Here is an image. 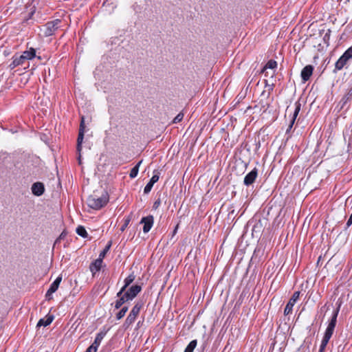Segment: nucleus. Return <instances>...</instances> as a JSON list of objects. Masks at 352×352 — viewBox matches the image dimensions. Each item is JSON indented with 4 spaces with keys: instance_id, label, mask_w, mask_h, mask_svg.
Segmentation results:
<instances>
[{
    "instance_id": "nucleus-1",
    "label": "nucleus",
    "mask_w": 352,
    "mask_h": 352,
    "mask_svg": "<svg viewBox=\"0 0 352 352\" xmlns=\"http://www.w3.org/2000/svg\"><path fill=\"white\" fill-rule=\"evenodd\" d=\"M340 307L339 305L333 311L331 316V318L328 324V326L325 330L324 336L322 338V340L321 341L320 346L326 347L330 338H331L334 329L337 323V317L340 311Z\"/></svg>"
},
{
    "instance_id": "nucleus-2",
    "label": "nucleus",
    "mask_w": 352,
    "mask_h": 352,
    "mask_svg": "<svg viewBox=\"0 0 352 352\" xmlns=\"http://www.w3.org/2000/svg\"><path fill=\"white\" fill-rule=\"evenodd\" d=\"M108 201L109 196L107 193L103 194L101 197L90 195L87 199L88 206L94 210L100 209L104 206Z\"/></svg>"
},
{
    "instance_id": "nucleus-3",
    "label": "nucleus",
    "mask_w": 352,
    "mask_h": 352,
    "mask_svg": "<svg viewBox=\"0 0 352 352\" xmlns=\"http://www.w3.org/2000/svg\"><path fill=\"white\" fill-rule=\"evenodd\" d=\"M143 305L144 304L142 301H138L135 302L123 324L124 329H128L135 321Z\"/></svg>"
},
{
    "instance_id": "nucleus-4",
    "label": "nucleus",
    "mask_w": 352,
    "mask_h": 352,
    "mask_svg": "<svg viewBox=\"0 0 352 352\" xmlns=\"http://www.w3.org/2000/svg\"><path fill=\"white\" fill-rule=\"evenodd\" d=\"M61 21L60 19H55L46 23L41 28V32L43 36L48 37L52 36L60 28Z\"/></svg>"
},
{
    "instance_id": "nucleus-5",
    "label": "nucleus",
    "mask_w": 352,
    "mask_h": 352,
    "mask_svg": "<svg viewBox=\"0 0 352 352\" xmlns=\"http://www.w3.org/2000/svg\"><path fill=\"white\" fill-rule=\"evenodd\" d=\"M352 58V47L347 49L340 57L335 64L334 72L341 70L346 65L348 61Z\"/></svg>"
},
{
    "instance_id": "nucleus-6",
    "label": "nucleus",
    "mask_w": 352,
    "mask_h": 352,
    "mask_svg": "<svg viewBox=\"0 0 352 352\" xmlns=\"http://www.w3.org/2000/svg\"><path fill=\"white\" fill-rule=\"evenodd\" d=\"M142 287L138 285H132L126 292L123 294L129 301L135 298L137 295L141 292Z\"/></svg>"
},
{
    "instance_id": "nucleus-7",
    "label": "nucleus",
    "mask_w": 352,
    "mask_h": 352,
    "mask_svg": "<svg viewBox=\"0 0 352 352\" xmlns=\"http://www.w3.org/2000/svg\"><path fill=\"white\" fill-rule=\"evenodd\" d=\"M299 296H300V292H298V291L295 292L293 294L292 298L289 299V302H287V304L285 306V308L284 310V314L285 316L292 313L293 307L295 305V303L296 302V301L299 299Z\"/></svg>"
},
{
    "instance_id": "nucleus-8",
    "label": "nucleus",
    "mask_w": 352,
    "mask_h": 352,
    "mask_svg": "<svg viewBox=\"0 0 352 352\" xmlns=\"http://www.w3.org/2000/svg\"><path fill=\"white\" fill-rule=\"evenodd\" d=\"M258 177V169L254 168L252 170L248 173L244 177L243 184L249 186L252 185Z\"/></svg>"
},
{
    "instance_id": "nucleus-9",
    "label": "nucleus",
    "mask_w": 352,
    "mask_h": 352,
    "mask_svg": "<svg viewBox=\"0 0 352 352\" xmlns=\"http://www.w3.org/2000/svg\"><path fill=\"white\" fill-rule=\"evenodd\" d=\"M154 222V218L152 215H148L146 217H143L140 223H143V232L144 233H147L150 231L151 229Z\"/></svg>"
},
{
    "instance_id": "nucleus-10",
    "label": "nucleus",
    "mask_w": 352,
    "mask_h": 352,
    "mask_svg": "<svg viewBox=\"0 0 352 352\" xmlns=\"http://www.w3.org/2000/svg\"><path fill=\"white\" fill-rule=\"evenodd\" d=\"M314 71V67L311 65H306L301 71L300 76L303 82L309 80Z\"/></svg>"
},
{
    "instance_id": "nucleus-11",
    "label": "nucleus",
    "mask_w": 352,
    "mask_h": 352,
    "mask_svg": "<svg viewBox=\"0 0 352 352\" xmlns=\"http://www.w3.org/2000/svg\"><path fill=\"white\" fill-rule=\"evenodd\" d=\"M159 172L157 170H154V175L150 179L149 182L146 185L144 189V192L145 194H148L151 192L154 184H155L160 178Z\"/></svg>"
},
{
    "instance_id": "nucleus-12",
    "label": "nucleus",
    "mask_w": 352,
    "mask_h": 352,
    "mask_svg": "<svg viewBox=\"0 0 352 352\" xmlns=\"http://www.w3.org/2000/svg\"><path fill=\"white\" fill-rule=\"evenodd\" d=\"M300 107H301V104L300 102H295V109L293 112L292 118L290 120L289 125L287 129L286 130V133H289V131H291V129L295 122V120L300 111Z\"/></svg>"
},
{
    "instance_id": "nucleus-13",
    "label": "nucleus",
    "mask_w": 352,
    "mask_h": 352,
    "mask_svg": "<svg viewBox=\"0 0 352 352\" xmlns=\"http://www.w3.org/2000/svg\"><path fill=\"white\" fill-rule=\"evenodd\" d=\"M102 263L103 261H102L101 258H97L91 263L89 265V270L92 274L93 277H94L96 274L100 270Z\"/></svg>"
},
{
    "instance_id": "nucleus-14",
    "label": "nucleus",
    "mask_w": 352,
    "mask_h": 352,
    "mask_svg": "<svg viewBox=\"0 0 352 352\" xmlns=\"http://www.w3.org/2000/svg\"><path fill=\"white\" fill-rule=\"evenodd\" d=\"M32 192L36 196H41L45 191L44 185L41 182L34 183L31 188Z\"/></svg>"
},
{
    "instance_id": "nucleus-15",
    "label": "nucleus",
    "mask_w": 352,
    "mask_h": 352,
    "mask_svg": "<svg viewBox=\"0 0 352 352\" xmlns=\"http://www.w3.org/2000/svg\"><path fill=\"white\" fill-rule=\"evenodd\" d=\"M62 280V276L59 275L55 280L50 285V287L49 289L47 292V297H48V295H52L53 293L56 292L58 289L59 285Z\"/></svg>"
},
{
    "instance_id": "nucleus-16",
    "label": "nucleus",
    "mask_w": 352,
    "mask_h": 352,
    "mask_svg": "<svg viewBox=\"0 0 352 352\" xmlns=\"http://www.w3.org/2000/svg\"><path fill=\"white\" fill-rule=\"evenodd\" d=\"M25 61V60L24 59V57L22 56V54L20 56H14L12 57V61L10 64L9 67L12 69L19 65H23Z\"/></svg>"
},
{
    "instance_id": "nucleus-17",
    "label": "nucleus",
    "mask_w": 352,
    "mask_h": 352,
    "mask_svg": "<svg viewBox=\"0 0 352 352\" xmlns=\"http://www.w3.org/2000/svg\"><path fill=\"white\" fill-rule=\"evenodd\" d=\"M85 132H79L78 131V135L77 138V146L76 150L79 153L78 160H80V152L82 151V144L84 139ZM79 163H80V161H79Z\"/></svg>"
},
{
    "instance_id": "nucleus-18",
    "label": "nucleus",
    "mask_w": 352,
    "mask_h": 352,
    "mask_svg": "<svg viewBox=\"0 0 352 352\" xmlns=\"http://www.w3.org/2000/svg\"><path fill=\"white\" fill-rule=\"evenodd\" d=\"M54 320V316L52 315L47 316L46 318H41L38 320L37 323V327H47L50 325Z\"/></svg>"
},
{
    "instance_id": "nucleus-19",
    "label": "nucleus",
    "mask_w": 352,
    "mask_h": 352,
    "mask_svg": "<svg viewBox=\"0 0 352 352\" xmlns=\"http://www.w3.org/2000/svg\"><path fill=\"white\" fill-rule=\"evenodd\" d=\"M106 333H107L106 331H100L98 333H97L96 338H95L94 342L92 343V345L95 346L96 348H98L102 339L105 336Z\"/></svg>"
},
{
    "instance_id": "nucleus-20",
    "label": "nucleus",
    "mask_w": 352,
    "mask_h": 352,
    "mask_svg": "<svg viewBox=\"0 0 352 352\" xmlns=\"http://www.w3.org/2000/svg\"><path fill=\"white\" fill-rule=\"evenodd\" d=\"M352 99V87L348 91V92L342 97L340 100L342 103V107H343L348 102Z\"/></svg>"
},
{
    "instance_id": "nucleus-21",
    "label": "nucleus",
    "mask_w": 352,
    "mask_h": 352,
    "mask_svg": "<svg viewBox=\"0 0 352 352\" xmlns=\"http://www.w3.org/2000/svg\"><path fill=\"white\" fill-rule=\"evenodd\" d=\"M22 56L24 57V59L25 60H31L32 58H34L36 56V51L33 48H31L30 50L28 51H25Z\"/></svg>"
},
{
    "instance_id": "nucleus-22",
    "label": "nucleus",
    "mask_w": 352,
    "mask_h": 352,
    "mask_svg": "<svg viewBox=\"0 0 352 352\" xmlns=\"http://www.w3.org/2000/svg\"><path fill=\"white\" fill-rule=\"evenodd\" d=\"M118 297L119 298L118 300H116L115 302V308L117 309H120L122 306L123 304H124L125 302L129 301L127 300V298H126L124 295H122V296H118Z\"/></svg>"
},
{
    "instance_id": "nucleus-23",
    "label": "nucleus",
    "mask_w": 352,
    "mask_h": 352,
    "mask_svg": "<svg viewBox=\"0 0 352 352\" xmlns=\"http://www.w3.org/2000/svg\"><path fill=\"white\" fill-rule=\"evenodd\" d=\"M277 67V63L276 60H270L267 63L266 65L264 66V67L262 69V72H265V71L267 69H274L275 68H276Z\"/></svg>"
},
{
    "instance_id": "nucleus-24",
    "label": "nucleus",
    "mask_w": 352,
    "mask_h": 352,
    "mask_svg": "<svg viewBox=\"0 0 352 352\" xmlns=\"http://www.w3.org/2000/svg\"><path fill=\"white\" fill-rule=\"evenodd\" d=\"M142 160L140 161L130 171V173H129V177L131 178H135L137 175H138V171H139V167L142 163Z\"/></svg>"
},
{
    "instance_id": "nucleus-25",
    "label": "nucleus",
    "mask_w": 352,
    "mask_h": 352,
    "mask_svg": "<svg viewBox=\"0 0 352 352\" xmlns=\"http://www.w3.org/2000/svg\"><path fill=\"white\" fill-rule=\"evenodd\" d=\"M111 246V241H109L108 244L104 248V250L100 253L98 258H101L102 261H103L104 258L105 257L107 253L109 252L110 248Z\"/></svg>"
},
{
    "instance_id": "nucleus-26",
    "label": "nucleus",
    "mask_w": 352,
    "mask_h": 352,
    "mask_svg": "<svg viewBox=\"0 0 352 352\" xmlns=\"http://www.w3.org/2000/svg\"><path fill=\"white\" fill-rule=\"evenodd\" d=\"M197 344V340H192L186 346V348L184 350V352H193L194 349H195L196 346Z\"/></svg>"
},
{
    "instance_id": "nucleus-27",
    "label": "nucleus",
    "mask_w": 352,
    "mask_h": 352,
    "mask_svg": "<svg viewBox=\"0 0 352 352\" xmlns=\"http://www.w3.org/2000/svg\"><path fill=\"white\" fill-rule=\"evenodd\" d=\"M128 311V307L124 306L121 308V309L116 314V319L120 320L122 319L126 314Z\"/></svg>"
},
{
    "instance_id": "nucleus-28",
    "label": "nucleus",
    "mask_w": 352,
    "mask_h": 352,
    "mask_svg": "<svg viewBox=\"0 0 352 352\" xmlns=\"http://www.w3.org/2000/svg\"><path fill=\"white\" fill-rule=\"evenodd\" d=\"M76 233L79 236H82L83 238L87 237V235H88L85 228L83 226H79L77 227V228H76Z\"/></svg>"
},
{
    "instance_id": "nucleus-29",
    "label": "nucleus",
    "mask_w": 352,
    "mask_h": 352,
    "mask_svg": "<svg viewBox=\"0 0 352 352\" xmlns=\"http://www.w3.org/2000/svg\"><path fill=\"white\" fill-rule=\"evenodd\" d=\"M135 278V276L133 273L129 274L124 280V284H126V286H129L131 283L133 282V280Z\"/></svg>"
},
{
    "instance_id": "nucleus-30",
    "label": "nucleus",
    "mask_w": 352,
    "mask_h": 352,
    "mask_svg": "<svg viewBox=\"0 0 352 352\" xmlns=\"http://www.w3.org/2000/svg\"><path fill=\"white\" fill-rule=\"evenodd\" d=\"M261 228H262V223H261V221H258L253 226L252 233L254 234V232H260L261 230Z\"/></svg>"
},
{
    "instance_id": "nucleus-31",
    "label": "nucleus",
    "mask_w": 352,
    "mask_h": 352,
    "mask_svg": "<svg viewBox=\"0 0 352 352\" xmlns=\"http://www.w3.org/2000/svg\"><path fill=\"white\" fill-rule=\"evenodd\" d=\"M131 221V217L129 216L127 217H126L124 219V224L121 226L120 228V231L121 232H124L125 230V229L127 228V226H129V223Z\"/></svg>"
},
{
    "instance_id": "nucleus-32",
    "label": "nucleus",
    "mask_w": 352,
    "mask_h": 352,
    "mask_svg": "<svg viewBox=\"0 0 352 352\" xmlns=\"http://www.w3.org/2000/svg\"><path fill=\"white\" fill-rule=\"evenodd\" d=\"M79 132H85V117L82 116L80 118V123L79 126Z\"/></svg>"
},
{
    "instance_id": "nucleus-33",
    "label": "nucleus",
    "mask_w": 352,
    "mask_h": 352,
    "mask_svg": "<svg viewBox=\"0 0 352 352\" xmlns=\"http://www.w3.org/2000/svg\"><path fill=\"white\" fill-rule=\"evenodd\" d=\"M184 118V113L180 112L179 113H178L175 118L173 119V123H178L179 122H181L182 120V119Z\"/></svg>"
},
{
    "instance_id": "nucleus-34",
    "label": "nucleus",
    "mask_w": 352,
    "mask_h": 352,
    "mask_svg": "<svg viewBox=\"0 0 352 352\" xmlns=\"http://www.w3.org/2000/svg\"><path fill=\"white\" fill-rule=\"evenodd\" d=\"M128 287L129 286H126V284H124L120 290L117 293V296H122L127 290L126 288Z\"/></svg>"
},
{
    "instance_id": "nucleus-35",
    "label": "nucleus",
    "mask_w": 352,
    "mask_h": 352,
    "mask_svg": "<svg viewBox=\"0 0 352 352\" xmlns=\"http://www.w3.org/2000/svg\"><path fill=\"white\" fill-rule=\"evenodd\" d=\"M98 350V348H96L95 346H93L92 344L89 346L86 352H96Z\"/></svg>"
},
{
    "instance_id": "nucleus-36",
    "label": "nucleus",
    "mask_w": 352,
    "mask_h": 352,
    "mask_svg": "<svg viewBox=\"0 0 352 352\" xmlns=\"http://www.w3.org/2000/svg\"><path fill=\"white\" fill-rule=\"evenodd\" d=\"M161 201L160 199L156 200L153 204V208L157 209L160 205Z\"/></svg>"
},
{
    "instance_id": "nucleus-37",
    "label": "nucleus",
    "mask_w": 352,
    "mask_h": 352,
    "mask_svg": "<svg viewBox=\"0 0 352 352\" xmlns=\"http://www.w3.org/2000/svg\"><path fill=\"white\" fill-rule=\"evenodd\" d=\"M330 30H328V32H327L324 36V40L326 41L327 39H329V35H330Z\"/></svg>"
},
{
    "instance_id": "nucleus-38",
    "label": "nucleus",
    "mask_w": 352,
    "mask_h": 352,
    "mask_svg": "<svg viewBox=\"0 0 352 352\" xmlns=\"http://www.w3.org/2000/svg\"><path fill=\"white\" fill-rule=\"evenodd\" d=\"M325 348H326V347H324V346H320V349H319V351H318V352H324Z\"/></svg>"
},
{
    "instance_id": "nucleus-39",
    "label": "nucleus",
    "mask_w": 352,
    "mask_h": 352,
    "mask_svg": "<svg viewBox=\"0 0 352 352\" xmlns=\"http://www.w3.org/2000/svg\"><path fill=\"white\" fill-rule=\"evenodd\" d=\"M178 226H179L178 225H177V226H176V227H175V230H173V234H175L176 233L177 230V228H178Z\"/></svg>"
},
{
    "instance_id": "nucleus-40",
    "label": "nucleus",
    "mask_w": 352,
    "mask_h": 352,
    "mask_svg": "<svg viewBox=\"0 0 352 352\" xmlns=\"http://www.w3.org/2000/svg\"><path fill=\"white\" fill-rule=\"evenodd\" d=\"M50 296H51V295H48V297H47V294H46V295H45V297H46V298H47V299L50 300V299L51 298Z\"/></svg>"
},
{
    "instance_id": "nucleus-41",
    "label": "nucleus",
    "mask_w": 352,
    "mask_h": 352,
    "mask_svg": "<svg viewBox=\"0 0 352 352\" xmlns=\"http://www.w3.org/2000/svg\"><path fill=\"white\" fill-rule=\"evenodd\" d=\"M289 107H287V110H286V111H289Z\"/></svg>"
},
{
    "instance_id": "nucleus-42",
    "label": "nucleus",
    "mask_w": 352,
    "mask_h": 352,
    "mask_svg": "<svg viewBox=\"0 0 352 352\" xmlns=\"http://www.w3.org/2000/svg\"><path fill=\"white\" fill-rule=\"evenodd\" d=\"M63 237V233L60 234V238Z\"/></svg>"
}]
</instances>
